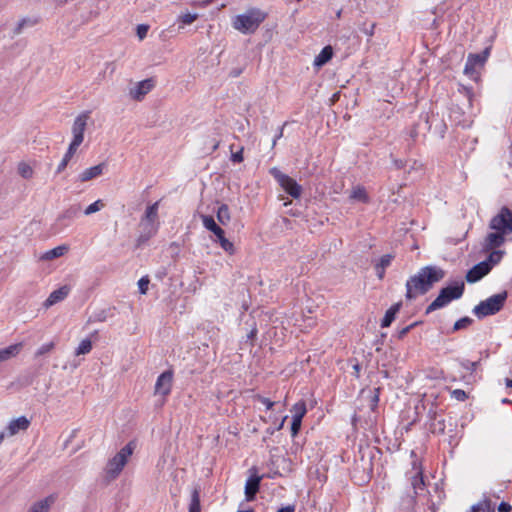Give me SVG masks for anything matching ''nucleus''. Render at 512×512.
<instances>
[{
    "label": "nucleus",
    "instance_id": "obj_53",
    "mask_svg": "<svg viewBox=\"0 0 512 512\" xmlns=\"http://www.w3.org/2000/svg\"><path fill=\"white\" fill-rule=\"evenodd\" d=\"M257 335V328L256 326H253L251 331L248 333L247 338L250 340H254Z\"/></svg>",
    "mask_w": 512,
    "mask_h": 512
},
{
    "label": "nucleus",
    "instance_id": "obj_17",
    "mask_svg": "<svg viewBox=\"0 0 512 512\" xmlns=\"http://www.w3.org/2000/svg\"><path fill=\"white\" fill-rule=\"evenodd\" d=\"M105 166V163H100L96 166L85 169L83 172L79 174L78 180L80 182H87L94 178L99 177L103 173Z\"/></svg>",
    "mask_w": 512,
    "mask_h": 512
},
{
    "label": "nucleus",
    "instance_id": "obj_48",
    "mask_svg": "<svg viewBox=\"0 0 512 512\" xmlns=\"http://www.w3.org/2000/svg\"><path fill=\"white\" fill-rule=\"evenodd\" d=\"M474 72H475V66L469 60H467L465 67H464V73L466 75L472 76L474 74Z\"/></svg>",
    "mask_w": 512,
    "mask_h": 512
},
{
    "label": "nucleus",
    "instance_id": "obj_30",
    "mask_svg": "<svg viewBox=\"0 0 512 512\" xmlns=\"http://www.w3.org/2000/svg\"><path fill=\"white\" fill-rule=\"evenodd\" d=\"M503 255H504V251L493 249L491 251V253L489 254L488 258L486 260H484L483 262H488V264L490 265V267L492 269L494 265L498 264L501 261Z\"/></svg>",
    "mask_w": 512,
    "mask_h": 512
},
{
    "label": "nucleus",
    "instance_id": "obj_23",
    "mask_svg": "<svg viewBox=\"0 0 512 512\" xmlns=\"http://www.w3.org/2000/svg\"><path fill=\"white\" fill-rule=\"evenodd\" d=\"M333 56V49L331 46L324 47L321 52L314 59V66L322 67L331 60Z\"/></svg>",
    "mask_w": 512,
    "mask_h": 512
},
{
    "label": "nucleus",
    "instance_id": "obj_51",
    "mask_svg": "<svg viewBox=\"0 0 512 512\" xmlns=\"http://www.w3.org/2000/svg\"><path fill=\"white\" fill-rule=\"evenodd\" d=\"M379 388H376L375 389V394L372 398V409L377 405L378 401H379Z\"/></svg>",
    "mask_w": 512,
    "mask_h": 512
},
{
    "label": "nucleus",
    "instance_id": "obj_10",
    "mask_svg": "<svg viewBox=\"0 0 512 512\" xmlns=\"http://www.w3.org/2000/svg\"><path fill=\"white\" fill-rule=\"evenodd\" d=\"M154 88L152 79H145L136 83L129 90V96L136 101H141Z\"/></svg>",
    "mask_w": 512,
    "mask_h": 512
},
{
    "label": "nucleus",
    "instance_id": "obj_12",
    "mask_svg": "<svg viewBox=\"0 0 512 512\" xmlns=\"http://www.w3.org/2000/svg\"><path fill=\"white\" fill-rule=\"evenodd\" d=\"M173 374L171 371H165L159 375L155 384V394L166 397L172 387Z\"/></svg>",
    "mask_w": 512,
    "mask_h": 512
},
{
    "label": "nucleus",
    "instance_id": "obj_26",
    "mask_svg": "<svg viewBox=\"0 0 512 512\" xmlns=\"http://www.w3.org/2000/svg\"><path fill=\"white\" fill-rule=\"evenodd\" d=\"M200 492L201 489L199 486L193 488L191 492V501L189 505V512H201L200 506Z\"/></svg>",
    "mask_w": 512,
    "mask_h": 512
},
{
    "label": "nucleus",
    "instance_id": "obj_45",
    "mask_svg": "<svg viewBox=\"0 0 512 512\" xmlns=\"http://www.w3.org/2000/svg\"><path fill=\"white\" fill-rule=\"evenodd\" d=\"M452 396L457 399L458 401H464L467 399V394L464 390L461 389H455L452 391Z\"/></svg>",
    "mask_w": 512,
    "mask_h": 512
},
{
    "label": "nucleus",
    "instance_id": "obj_63",
    "mask_svg": "<svg viewBox=\"0 0 512 512\" xmlns=\"http://www.w3.org/2000/svg\"><path fill=\"white\" fill-rule=\"evenodd\" d=\"M374 26H375V25L373 24V25L371 26V29H370V30H368V31H365V32H366L368 35H370V36H371V35L373 34V28H374Z\"/></svg>",
    "mask_w": 512,
    "mask_h": 512
},
{
    "label": "nucleus",
    "instance_id": "obj_16",
    "mask_svg": "<svg viewBox=\"0 0 512 512\" xmlns=\"http://www.w3.org/2000/svg\"><path fill=\"white\" fill-rule=\"evenodd\" d=\"M29 425L30 421L25 416L18 417L17 419L10 421L7 427L8 435L13 436L20 431H25L28 429Z\"/></svg>",
    "mask_w": 512,
    "mask_h": 512
},
{
    "label": "nucleus",
    "instance_id": "obj_3",
    "mask_svg": "<svg viewBox=\"0 0 512 512\" xmlns=\"http://www.w3.org/2000/svg\"><path fill=\"white\" fill-rule=\"evenodd\" d=\"M465 289L464 281L459 280L442 288L438 296L426 308V314L441 309L448 305L451 301L462 297Z\"/></svg>",
    "mask_w": 512,
    "mask_h": 512
},
{
    "label": "nucleus",
    "instance_id": "obj_15",
    "mask_svg": "<svg viewBox=\"0 0 512 512\" xmlns=\"http://www.w3.org/2000/svg\"><path fill=\"white\" fill-rule=\"evenodd\" d=\"M69 293V287L68 286H62L56 290H54L49 297L44 302V307L49 308L53 306L54 304L64 300Z\"/></svg>",
    "mask_w": 512,
    "mask_h": 512
},
{
    "label": "nucleus",
    "instance_id": "obj_34",
    "mask_svg": "<svg viewBox=\"0 0 512 512\" xmlns=\"http://www.w3.org/2000/svg\"><path fill=\"white\" fill-rule=\"evenodd\" d=\"M306 405L304 402H298L296 403L293 408H292V412H293V417L294 418H297L302 420L304 415L306 414Z\"/></svg>",
    "mask_w": 512,
    "mask_h": 512
},
{
    "label": "nucleus",
    "instance_id": "obj_44",
    "mask_svg": "<svg viewBox=\"0 0 512 512\" xmlns=\"http://www.w3.org/2000/svg\"><path fill=\"white\" fill-rule=\"evenodd\" d=\"M148 285H149V279L148 277H142L139 281H138V286H139V290H140V293L141 294H146L147 290H148Z\"/></svg>",
    "mask_w": 512,
    "mask_h": 512
},
{
    "label": "nucleus",
    "instance_id": "obj_6",
    "mask_svg": "<svg viewBox=\"0 0 512 512\" xmlns=\"http://www.w3.org/2000/svg\"><path fill=\"white\" fill-rule=\"evenodd\" d=\"M489 228L494 231H500L506 235L512 234V210L503 206L499 212L491 218Z\"/></svg>",
    "mask_w": 512,
    "mask_h": 512
},
{
    "label": "nucleus",
    "instance_id": "obj_36",
    "mask_svg": "<svg viewBox=\"0 0 512 512\" xmlns=\"http://www.w3.org/2000/svg\"><path fill=\"white\" fill-rule=\"evenodd\" d=\"M104 207V203L102 200H97L94 203L90 204L84 211L85 215H91L100 211Z\"/></svg>",
    "mask_w": 512,
    "mask_h": 512
},
{
    "label": "nucleus",
    "instance_id": "obj_40",
    "mask_svg": "<svg viewBox=\"0 0 512 512\" xmlns=\"http://www.w3.org/2000/svg\"><path fill=\"white\" fill-rule=\"evenodd\" d=\"M392 259L393 255L385 254L380 258L379 262L375 266L380 268H387L391 264Z\"/></svg>",
    "mask_w": 512,
    "mask_h": 512
},
{
    "label": "nucleus",
    "instance_id": "obj_5",
    "mask_svg": "<svg viewBox=\"0 0 512 512\" xmlns=\"http://www.w3.org/2000/svg\"><path fill=\"white\" fill-rule=\"evenodd\" d=\"M507 297V291L492 295L491 297L481 301L478 305H476L473 308V313L479 319L490 315H495L503 308Z\"/></svg>",
    "mask_w": 512,
    "mask_h": 512
},
{
    "label": "nucleus",
    "instance_id": "obj_9",
    "mask_svg": "<svg viewBox=\"0 0 512 512\" xmlns=\"http://www.w3.org/2000/svg\"><path fill=\"white\" fill-rule=\"evenodd\" d=\"M89 113L83 112L76 117L72 126L73 140L72 144L80 146L84 140V132L86 129Z\"/></svg>",
    "mask_w": 512,
    "mask_h": 512
},
{
    "label": "nucleus",
    "instance_id": "obj_47",
    "mask_svg": "<svg viewBox=\"0 0 512 512\" xmlns=\"http://www.w3.org/2000/svg\"><path fill=\"white\" fill-rule=\"evenodd\" d=\"M231 160L233 162L240 163L243 161V148H241L239 151L232 153Z\"/></svg>",
    "mask_w": 512,
    "mask_h": 512
},
{
    "label": "nucleus",
    "instance_id": "obj_55",
    "mask_svg": "<svg viewBox=\"0 0 512 512\" xmlns=\"http://www.w3.org/2000/svg\"><path fill=\"white\" fill-rule=\"evenodd\" d=\"M409 135L410 137L412 138V140H415L416 137L418 136V131H417V127L416 126H413L409 132Z\"/></svg>",
    "mask_w": 512,
    "mask_h": 512
},
{
    "label": "nucleus",
    "instance_id": "obj_38",
    "mask_svg": "<svg viewBox=\"0 0 512 512\" xmlns=\"http://www.w3.org/2000/svg\"><path fill=\"white\" fill-rule=\"evenodd\" d=\"M479 363H480V361L461 360L460 366L463 369L473 373L477 369Z\"/></svg>",
    "mask_w": 512,
    "mask_h": 512
},
{
    "label": "nucleus",
    "instance_id": "obj_60",
    "mask_svg": "<svg viewBox=\"0 0 512 512\" xmlns=\"http://www.w3.org/2000/svg\"><path fill=\"white\" fill-rule=\"evenodd\" d=\"M505 384H506L507 388H512V378L511 379L507 378L505 380Z\"/></svg>",
    "mask_w": 512,
    "mask_h": 512
},
{
    "label": "nucleus",
    "instance_id": "obj_25",
    "mask_svg": "<svg viewBox=\"0 0 512 512\" xmlns=\"http://www.w3.org/2000/svg\"><path fill=\"white\" fill-rule=\"evenodd\" d=\"M67 251H68V246H66V245L57 246V247H55V248L45 252L41 256V259L42 260H46V261L53 260V259H56L58 257H61Z\"/></svg>",
    "mask_w": 512,
    "mask_h": 512
},
{
    "label": "nucleus",
    "instance_id": "obj_56",
    "mask_svg": "<svg viewBox=\"0 0 512 512\" xmlns=\"http://www.w3.org/2000/svg\"><path fill=\"white\" fill-rule=\"evenodd\" d=\"M282 135H283V127H281V128L279 129V133H278V134L276 135V137L274 138L273 143H272V146H275V145H276L277 140H278L279 138H281V137H282Z\"/></svg>",
    "mask_w": 512,
    "mask_h": 512
},
{
    "label": "nucleus",
    "instance_id": "obj_58",
    "mask_svg": "<svg viewBox=\"0 0 512 512\" xmlns=\"http://www.w3.org/2000/svg\"><path fill=\"white\" fill-rule=\"evenodd\" d=\"M76 211H74L72 208L67 210L62 217H71L73 214H75Z\"/></svg>",
    "mask_w": 512,
    "mask_h": 512
},
{
    "label": "nucleus",
    "instance_id": "obj_13",
    "mask_svg": "<svg viewBox=\"0 0 512 512\" xmlns=\"http://www.w3.org/2000/svg\"><path fill=\"white\" fill-rule=\"evenodd\" d=\"M505 235L506 234L500 231L488 233L483 242V249L485 251H491L493 249L499 248L506 241Z\"/></svg>",
    "mask_w": 512,
    "mask_h": 512
},
{
    "label": "nucleus",
    "instance_id": "obj_37",
    "mask_svg": "<svg viewBox=\"0 0 512 512\" xmlns=\"http://www.w3.org/2000/svg\"><path fill=\"white\" fill-rule=\"evenodd\" d=\"M54 347H55L54 342H49V343L43 344L35 352V358L40 357L46 353H49L50 351H52L54 349Z\"/></svg>",
    "mask_w": 512,
    "mask_h": 512
},
{
    "label": "nucleus",
    "instance_id": "obj_61",
    "mask_svg": "<svg viewBox=\"0 0 512 512\" xmlns=\"http://www.w3.org/2000/svg\"><path fill=\"white\" fill-rule=\"evenodd\" d=\"M483 56H485V61L487 60L488 58V55H489V48H486L482 53H481Z\"/></svg>",
    "mask_w": 512,
    "mask_h": 512
},
{
    "label": "nucleus",
    "instance_id": "obj_64",
    "mask_svg": "<svg viewBox=\"0 0 512 512\" xmlns=\"http://www.w3.org/2000/svg\"><path fill=\"white\" fill-rule=\"evenodd\" d=\"M5 434L3 432L0 433V443L3 441Z\"/></svg>",
    "mask_w": 512,
    "mask_h": 512
},
{
    "label": "nucleus",
    "instance_id": "obj_39",
    "mask_svg": "<svg viewBox=\"0 0 512 512\" xmlns=\"http://www.w3.org/2000/svg\"><path fill=\"white\" fill-rule=\"evenodd\" d=\"M467 60H469L474 66L483 65L485 63V56L482 54H469Z\"/></svg>",
    "mask_w": 512,
    "mask_h": 512
},
{
    "label": "nucleus",
    "instance_id": "obj_21",
    "mask_svg": "<svg viewBox=\"0 0 512 512\" xmlns=\"http://www.w3.org/2000/svg\"><path fill=\"white\" fill-rule=\"evenodd\" d=\"M56 496L51 494L45 499L34 503L28 512H48L50 506L55 502Z\"/></svg>",
    "mask_w": 512,
    "mask_h": 512
},
{
    "label": "nucleus",
    "instance_id": "obj_50",
    "mask_svg": "<svg viewBox=\"0 0 512 512\" xmlns=\"http://www.w3.org/2000/svg\"><path fill=\"white\" fill-rule=\"evenodd\" d=\"M512 509L511 505L507 502H501L498 506L499 512H510Z\"/></svg>",
    "mask_w": 512,
    "mask_h": 512
},
{
    "label": "nucleus",
    "instance_id": "obj_19",
    "mask_svg": "<svg viewBox=\"0 0 512 512\" xmlns=\"http://www.w3.org/2000/svg\"><path fill=\"white\" fill-rule=\"evenodd\" d=\"M261 478L259 476L250 477L245 485V495L248 501H252L259 491Z\"/></svg>",
    "mask_w": 512,
    "mask_h": 512
},
{
    "label": "nucleus",
    "instance_id": "obj_4",
    "mask_svg": "<svg viewBox=\"0 0 512 512\" xmlns=\"http://www.w3.org/2000/svg\"><path fill=\"white\" fill-rule=\"evenodd\" d=\"M134 448L135 444L131 441L108 461L105 472L106 478L109 481L114 480L119 476L124 466L126 465L128 458L132 455Z\"/></svg>",
    "mask_w": 512,
    "mask_h": 512
},
{
    "label": "nucleus",
    "instance_id": "obj_31",
    "mask_svg": "<svg viewBox=\"0 0 512 512\" xmlns=\"http://www.w3.org/2000/svg\"><path fill=\"white\" fill-rule=\"evenodd\" d=\"M92 349V342L90 339H83L79 346L76 348L75 350V355L76 356H79V355H84V354H88Z\"/></svg>",
    "mask_w": 512,
    "mask_h": 512
},
{
    "label": "nucleus",
    "instance_id": "obj_54",
    "mask_svg": "<svg viewBox=\"0 0 512 512\" xmlns=\"http://www.w3.org/2000/svg\"><path fill=\"white\" fill-rule=\"evenodd\" d=\"M295 507L293 505H287L285 507H281L278 512H294Z\"/></svg>",
    "mask_w": 512,
    "mask_h": 512
},
{
    "label": "nucleus",
    "instance_id": "obj_42",
    "mask_svg": "<svg viewBox=\"0 0 512 512\" xmlns=\"http://www.w3.org/2000/svg\"><path fill=\"white\" fill-rule=\"evenodd\" d=\"M255 399L261 404L265 405L267 410H270L275 405L274 401H271L269 398L263 397L261 395H256Z\"/></svg>",
    "mask_w": 512,
    "mask_h": 512
},
{
    "label": "nucleus",
    "instance_id": "obj_20",
    "mask_svg": "<svg viewBox=\"0 0 512 512\" xmlns=\"http://www.w3.org/2000/svg\"><path fill=\"white\" fill-rule=\"evenodd\" d=\"M23 347L22 343H16L0 350V363L16 357Z\"/></svg>",
    "mask_w": 512,
    "mask_h": 512
},
{
    "label": "nucleus",
    "instance_id": "obj_33",
    "mask_svg": "<svg viewBox=\"0 0 512 512\" xmlns=\"http://www.w3.org/2000/svg\"><path fill=\"white\" fill-rule=\"evenodd\" d=\"M199 15L197 13H182L178 16V22H181L183 25H190L194 21L198 19Z\"/></svg>",
    "mask_w": 512,
    "mask_h": 512
},
{
    "label": "nucleus",
    "instance_id": "obj_59",
    "mask_svg": "<svg viewBox=\"0 0 512 512\" xmlns=\"http://www.w3.org/2000/svg\"><path fill=\"white\" fill-rule=\"evenodd\" d=\"M395 165H396V167H397L398 169H401V168H403V167H404V163H403V161H402V160H396V161H395Z\"/></svg>",
    "mask_w": 512,
    "mask_h": 512
},
{
    "label": "nucleus",
    "instance_id": "obj_29",
    "mask_svg": "<svg viewBox=\"0 0 512 512\" xmlns=\"http://www.w3.org/2000/svg\"><path fill=\"white\" fill-rule=\"evenodd\" d=\"M350 198L351 199H354V200H357V201H360V202H363V203H367L369 198H368V195L365 191V189L363 187H356L353 189L351 195H350Z\"/></svg>",
    "mask_w": 512,
    "mask_h": 512
},
{
    "label": "nucleus",
    "instance_id": "obj_32",
    "mask_svg": "<svg viewBox=\"0 0 512 512\" xmlns=\"http://www.w3.org/2000/svg\"><path fill=\"white\" fill-rule=\"evenodd\" d=\"M18 173L25 179H30L33 176V169L30 165L25 162H21L18 165Z\"/></svg>",
    "mask_w": 512,
    "mask_h": 512
},
{
    "label": "nucleus",
    "instance_id": "obj_57",
    "mask_svg": "<svg viewBox=\"0 0 512 512\" xmlns=\"http://www.w3.org/2000/svg\"><path fill=\"white\" fill-rule=\"evenodd\" d=\"M360 369L361 368H360V365L358 363L353 365V370H354V373H355L356 377H359Z\"/></svg>",
    "mask_w": 512,
    "mask_h": 512
},
{
    "label": "nucleus",
    "instance_id": "obj_24",
    "mask_svg": "<svg viewBox=\"0 0 512 512\" xmlns=\"http://www.w3.org/2000/svg\"><path fill=\"white\" fill-rule=\"evenodd\" d=\"M78 147L79 146L70 143L67 152L65 153L63 159L61 160V162L59 163V165L56 169L57 174L63 172L66 169L69 161L71 160L73 155L76 153Z\"/></svg>",
    "mask_w": 512,
    "mask_h": 512
},
{
    "label": "nucleus",
    "instance_id": "obj_43",
    "mask_svg": "<svg viewBox=\"0 0 512 512\" xmlns=\"http://www.w3.org/2000/svg\"><path fill=\"white\" fill-rule=\"evenodd\" d=\"M28 24H31V23H30V21H29L28 19H22V20H20V21L17 23L16 27L14 28V30H13V34H14V35H19V34H21V33H22L23 28H24L26 25H28Z\"/></svg>",
    "mask_w": 512,
    "mask_h": 512
},
{
    "label": "nucleus",
    "instance_id": "obj_2",
    "mask_svg": "<svg viewBox=\"0 0 512 512\" xmlns=\"http://www.w3.org/2000/svg\"><path fill=\"white\" fill-rule=\"evenodd\" d=\"M267 14L260 9L252 8L233 19V27L243 34L254 33L266 19Z\"/></svg>",
    "mask_w": 512,
    "mask_h": 512
},
{
    "label": "nucleus",
    "instance_id": "obj_35",
    "mask_svg": "<svg viewBox=\"0 0 512 512\" xmlns=\"http://www.w3.org/2000/svg\"><path fill=\"white\" fill-rule=\"evenodd\" d=\"M473 320L470 317H463L457 320L453 326V332L459 331L461 329H465L472 324Z\"/></svg>",
    "mask_w": 512,
    "mask_h": 512
},
{
    "label": "nucleus",
    "instance_id": "obj_49",
    "mask_svg": "<svg viewBox=\"0 0 512 512\" xmlns=\"http://www.w3.org/2000/svg\"><path fill=\"white\" fill-rule=\"evenodd\" d=\"M417 325V322L411 324V325H408L406 327H404L403 329H401L398 333V338L399 339H402L405 335H407V333Z\"/></svg>",
    "mask_w": 512,
    "mask_h": 512
},
{
    "label": "nucleus",
    "instance_id": "obj_52",
    "mask_svg": "<svg viewBox=\"0 0 512 512\" xmlns=\"http://www.w3.org/2000/svg\"><path fill=\"white\" fill-rule=\"evenodd\" d=\"M385 269L386 268H380L378 266H375V271L379 279H383L385 275Z\"/></svg>",
    "mask_w": 512,
    "mask_h": 512
},
{
    "label": "nucleus",
    "instance_id": "obj_62",
    "mask_svg": "<svg viewBox=\"0 0 512 512\" xmlns=\"http://www.w3.org/2000/svg\"><path fill=\"white\" fill-rule=\"evenodd\" d=\"M286 418H287V417H284V418L282 419L281 423H280V424H278L277 430L282 429V427H283V425H284V422H285Z\"/></svg>",
    "mask_w": 512,
    "mask_h": 512
},
{
    "label": "nucleus",
    "instance_id": "obj_18",
    "mask_svg": "<svg viewBox=\"0 0 512 512\" xmlns=\"http://www.w3.org/2000/svg\"><path fill=\"white\" fill-rule=\"evenodd\" d=\"M158 207L159 202H155L154 204L147 207L144 216L141 219L140 226L142 227H150L154 226V222L158 217Z\"/></svg>",
    "mask_w": 512,
    "mask_h": 512
},
{
    "label": "nucleus",
    "instance_id": "obj_41",
    "mask_svg": "<svg viewBox=\"0 0 512 512\" xmlns=\"http://www.w3.org/2000/svg\"><path fill=\"white\" fill-rule=\"evenodd\" d=\"M302 420L292 417L291 423V434L292 436H296L301 428Z\"/></svg>",
    "mask_w": 512,
    "mask_h": 512
},
{
    "label": "nucleus",
    "instance_id": "obj_27",
    "mask_svg": "<svg viewBox=\"0 0 512 512\" xmlns=\"http://www.w3.org/2000/svg\"><path fill=\"white\" fill-rule=\"evenodd\" d=\"M217 219L218 221L222 224V225H226L229 223L230 219H231V216H230V211H229V207L228 205L226 204H221L219 207H218V210H217Z\"/></svg>",
    "mask_w": 512,
    "mask_h": 512
},
{
    "label": "nucleus",
    "instance_id": "obj_22",
    "mask_svg": "<svg viewBox=\"0 0 512 512\" xmlns=\"http://www.w3.org/2000/svg\"><path fill=\"white\" fill-rule=\"evenodd\" d=\"M402 304L400 302L395 303L392 305L385 313L382 321H381V327H389L391 323L394 321L396 314L399 312Z\"/></svg>",
    "mask_w": 512,
    "mask_h": 512
},
{
    "label": "nucleus",
    "instance_id": "obj_46",
    "mask_svg": "<svg viewBox=\"0 0 512 512\" xmlns=\"http://www.w3.org/2000/svg\"><path fill=\"white\" fill-rule=\"evenodd\" d=\"M149 26L141 24L137 26V36L140 40L144 39L147 35Z\"/></svg>",
    "mask_w": 512,
    "mask_h": 512
},
{
    "label": "nucleus",
    "instance_id": "obj_8",
    "mask_svg": "<svg viewBox=\"0 0 512 512\" xmlns=\"http://www.w3.org/2000/svg\"><path fill=\"white\" fill-rule=\"evenodd\" d=\"M270 173L278 181L284 191L291 197L297 199L302 193V187L290 176L283 174L277 168H272Z\"/></svg>",
    "mask_w": 512,
    "mask_h": 512
},
{
    "label": "nucleus",
    "instance_id": "obj_14",
    "mask_svg": "<svg viewBox=\"0 0 512 512\" xmlns=\"http://www.w3.org/2000/svg\"><path fill=\"white\" fill-rule=\"evenodd\" d=\"M413 474L410 476L411 486L414 490V494H418L419 491H423L425 487V482L423 478L422 468L417 464L416 461L413 462Z\"/></svg>",
    "mask_w": 512,
    "mask_h": 512
},
{
    "label": "nucleus",
    "instance_id": "obj_7",
    "mask_svg": "<svg viewBox=\"0 0 512 512\" xmlns=\"http://www.w3.org/2000/svg\"><path fill=\"white\" fill-rule=\"evenodd\" d=\"M202 223L203 226L211 231L216 237L217 241L219 242L220 246L224 251H226L229 254L234 253V245L232 242H230L226 237L224 230L216 224L214 218L210 215H202Z\"/></svg>",
    "mask_w": 512,
    "mask_h": 512
},
{
    "label": "nucleus",
    "instance_id": "obj_1",
    "mask_svg": "<svg viewBox=\"0 0 512 512\" xmlns=\"http://www.w3.org/2000/svg\"><path fill=\"white\" fill-rule=\"evenodd\" d=\"M445 277V271L438 266H425L411 276L406 282V298L415 299L426 294L434 285Z\"/></svg>",
    "mask_w": 512,
    "mask_h": 512
},
{
    "label": "nucleus",
    "instance_id": "obj_11",
    "mask_svg": "<svg viewBox=\"0 0 512 512\" xmlns=\"http://www.w3.org/2000/svg\"><path fill=\"white\" fill-rule=\"evenodd\" d=\"M491 267L488 262H479L466 273L465 279L468 283H476L489 274Z\"/></svg>",
    "mask_w": 512,
    "mask_h": 512
},
{
    "label": "nucleus",
    "instance_id": "obj_28",
    "mask_svg": "<svg viewBox=\"0 0 512 512\" xmlns=\"http://www.w3.org/2000/svg\"><path fill=\"white\" fill-rule=\"evenodd\" d=\"M157 229L155 226L151 225L150 227H144V232H142L137 238L138 246L147 242L155 233Z\"/></svg>",
    "mask_w": 512,
    "mask_h": 512
}]
</instances>
